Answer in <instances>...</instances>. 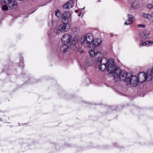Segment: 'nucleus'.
<instances>
[{
    "mask_svg": "<svg viewBox=\"0 0 153 153\" xmlns=\"http://www.w3.org/2000/svg\"><path fill=\"white\" fill-rule=\"evenodd\" d=\"M80 14H79L78 16H80Z\"/></svg>",
    "mask_w": 153,
    "mask_h": 153,
    "instance_id": "30",
    "label": "nucleus"
},
{
    "mask_svg": "<svg viewBox=\"0 0 153 153\" xmlns=\"http://www.w3.org/2000/svg\"><path fill=\"white\" fill-rule=\"evenodd\" d=\"M151 15L148 13H144L143 14V16L144 18H146L148 19H149V17Z\"/></svg>",
    "mask_w": 153,
    "mask_h": 153,
    "instance_id": "18",
    "label": "nucleus"
},
{
    "mask_svg": "<svg viewBox=\"0 0 153 153\" xmlns=\"http://www.w3.org/2000/svg\"><path fill=\"white\" fill-rule=\"evenodd\" d=\"M149 44V43H153V41H149L148 42Z\"/></svg>",
    "mask_w": 153,
    "mask_h": 153,
    "instance_id": "24",
    "label": "nucleus"
},
{
    "mask_svg": "<svg viewBox=\"0 0 153 153\" xmlns=\"http://www.w3.org/2000/svg\"><path fill=\"white\" fill-rule=\"evenodd\" d=\"M58 30L56 32L58 33L59 32H64L67 31L70 29V26L67 23H64L59 25L58 27Z\"/></svg>",
    "mask_w": 153,
    "mask_h": 153,
    "instance_id": "7",
    "label": "nucleus"
},
{
    "mask_svg": "<svg viewBox=\"0 0 153 153\" xmlns=\"http://www.w3.org/2000/svg\"><path fill=\"white\" fill-rule=\"evenodd\" d=\"M2 9L3 10L5 11H7L8 10V6L6 4L3 5L2 6Z\"/></svg>",
    "mask_w": 153,
    "mask_h": 153,
    "instance_id": "16",
    "label": "nucleus"
},
{
    "mask_svg": "<svg viewBox=\"0 0 153 153\" xmlns=\"http://www.w3.org/2000/svg\"><path fill=\"white\" fill-rule=\"evenodd\" d=\"M149 33L148 31H144L140 32L139 33V35L142 39L144 40L149 38Z\"/></svg>",
    "mask_w": 153,
    "mask_h": 153,
    "instance_id": "11",
    "label": "nucleus"
},
{
    "mask_svg": "<svg viewBox=\"0 0 153 153\" xmlns=\"http://www.w3.org/2000/svg\"><path fill=\"white\" fill-rule=\"evenodd\" d=\"M48 35L49 36H50V33H48Z\"/></svg>",
    "mask_w": 153,
    "mask_h": 153,
    "instance_id": "26",
    "label": "nucleus"
},
{
    "mask_svg": "<svg viewBox=\"0 0 153 153\" xmlns=\"http://www.w3.org/2000/svg\"><path fill=\"white\" fill-rule=\"evenodd\" d=\"M137 26L139 27H140V28L142 27V28H144L145 27H146V25H144L143 24L138 25H137Z\"/></svg>",
    "mask_w": 153,
    "mask_h": 153,
    "instance_id": "22",
    "label": "nucleus"
},
{
    "mask_svg": "<svg viewBox=\"0 0 153 153\" xmlns=\"http://www.w3.org/2000/svg\"><path fill=\"white\" fill-rule=\"evenodd\" d=\"M61 19L64 23H69L71 21V14L69 12H65L62 14Z\"/></svg>",
    "mask_w": 153,
    "mask_h": 153,
    "instance_id": "6",
    "label": "nucleus"
},
{
    "mask_svg": "<svg viewBox=\"0 0 153 153\" xmlns=\"http://www.w3.org/2000/svg\"><path fill=\"white\" fill-rule=\"evenodd\" d=\"M112 36H113L111 35V37H112Z\"/></svg>",
    "mask_w": 153,
    "mask_h": 153,
    "instance_id": "29",
    "label": "nucleus"
},
{
    "mask_svg": "<svg viewBox=\"0 0 153 153\" xmlns=\"http://www.w3.org/2000/svg\"><path fill=\"white\" fill-rule=\"evenodd\" d=\"M147 7L149 9H152L153 8V5L151 4H149L148 5Z\"/></svg>",
    "mask_w": 153,
    "mask_h": 153,
    "instance_id": "21",
    "label": "nucleus"
},
{
    "mask_svg": "<svg viewBox=\"0 0 153 153\" xmlns=\"http://www.w3.org/2000/svg\"><path fill=\"white\" fill-rule=\"evenodd\" d=\"M75 43L76 42L75 41H72L70 45L71 48H73L74 47H75Z\"/></svg>",
    "mask_w": 153,
    "mask_h": 153,
    "instance_id": "19",
    "label": "nucleus"
},
{
    "mask_svg": "<svg viewBox=\"0 0 153 153\" xmlns=\"http://www.w3.org/2000/svg\"><path fill=\"white\" fill-rule=\"evenodd\" d=\"M107 61L106 58L103 57V56L102 57L99 56L98 59L95 60L96 65L98 66L102 71H104L106 68Z\"/></svg>",
    "mask_w": 153,
    "mask_h": 153,
    "instance_id": "3",
    "label": "nucleus"
},
{
    "mask_svg": "<svg viewBox=\"0 0 153 153\" xmlns=\"http://www.w3.org/2000/svg\"><path fill=\"white\" fill-rule=\"evenodd\" d=\"M93 42L92 45L89 44V48H91V46H92L94 48L97 45H99L101 43L102 41L100 39H95L93 41Z\"/></svg>",
    "mask_w": 153,
    "mask_h": 153,
    "instance_id": "9",
    "label": "nucleus"
},
{
    "mask_svg": "<svg viewBox=\"0 0 153 153\" xmlns=\"http://www.w3.org/2000/svg\"><path fill=\"white\" fill-rule=\"evenodd\" d=\"M69 46L67 44H64L60 48V50L63 51V53H65L68 51L69 49Z\"/></svg>",
    "mask_w": 153,
    "mask_h": 153,
    "instance_id": "14",
    "label": "nucleus"
},
{
    "mask_svg": "<svg viewBox=\"0 0 153 153\" xmlns=\"http://www.w3.org/2000/svg\"><path fill=\"white\" fill-rule=\"evenodd\" d=\"M149 44L148 42L146 41V42H143L142 44H140V47L141 46H144V45H147V44Z\"/></svg>",
    "mask_w": 153,
    "mask_h": 153,
    "instance_id": "20",
    "label": "nucleus"
},
{
    "mask_svg": "<svg viewBox=\"0 0 153 153\" xmlns=\"http://www.w3.org/2000/svg\"><path fill=\"white\" fill-rule=\"evenodd\" d=\"M132 6L135 9H137L139 7L138 2L137 1H134L133 3Z\"/></svg>",
    "mask_w": 153,
    "mask_h": 153,
    "instance_id": "15",
    "label": "nucleus"
},
{
    "mask_svg": "<svg viewBox=\"0 0 153 153\" xmlns=\"http://www.w3.org/2000/svg\"><path fill=\"white\" fill-rule=\"evenodd\" d=\"M114 62L112 59H110L107 63L106 68L108 72L110 74H112L115 79L118 80L119 78L121 79H124L123 77L126 73L125 71H122L119 67H114Z\"/></svg>",
    "mask_w": 153,
    "mask_h": 153,
    "instance_id": "1",
    "label": "nucleus"
},
{
    "mask_svg": "<svg viewBox=\"0 0 153 153\" xmlns=\"http://www.w3.org/2000/svg\"><path fill=\"white\" fill-rule=\"evenodd\" d=\"M94 37L91 33H88L82 37L80 39V43L82 45L91 44L93 41Z\"/></svg>",
    "mask_w": 153,
    "mask_h": 153,
    "instance_id": "4",
    "label": "nucleus"
},
{
    "mask_svg": "<svg viewBox=\"0 0 153 153\" xmlns=\"http://www.w3.org/2000/svg\"><path fill=\"white\" fill-rule=\"evenodd\" d=\"M127 16L128 17V19L125 22L124 24L126 25H131L133 23V19L134 17L132 15L129 14H128Z\"/></svg>",
    "mask_w": 153,
    "mask_h": 153,
    "instance_id": "13",
    "label": "nucleus"
},
{
    "mask_svg": "<svg viewBox=\"0 0 153 153\" xmlns=\"http://www.w3.org/2000/svg\"><path fill=\"white\" fill-rule=\"evenodd\" d=\"M74 3L72 0H70L66 2L63 5V7L66 9H70L73 6Z\"/></svg>",
    "mask_w": 153,
    "mask_h": 153,
    "instance_id": "12",
    "label": "nucleus"
},
{
    "mask_svg": "<svg viewBox=\"0 0 153 153\" xmlns=\"http://www.w3.org/2000/svg\"><path fill=\"white\" fill-rule=\"evenodd\" d=\"M7 4L12 9H16L17 7V4L14 0H7Z\"/></svg>",
    "mask_w": 153,
    "mask_h": 153,
    "instance_id": "10",
    "label": "nucleus"
},
{
    "mask_svg": "<svg viewBox=\"0 0 153 153\" xmlns=\"http://www.w3.org/2000/svg\"><path fill=\"white\" fill-rule=\"evenodd\" d=\"M125 72H126L125 75L123 76L124 79H121L119 78L118 79L120 80H124L126 82L127 84H129L132 87L136 86L138 83L137 77L135 76L132 75L131 74L128 73L125 71Z\"/></svg>",
    "mask_w": 153,
    "mask_h": 153,
    "instance_id": "2",
    "label": "nucleus"
},
{
    "mask_svg": "<svg viewBox=\"0 0 153 153\" xmlns=\"http://www.w3.org/2000/svg\"><path fill=\"white\" fill-rule=\"evenodd\" d=\"M7 0H1V2L2 4L7 3Z\"/></svg>",
    "mask_w": 153,
    "mask_h": 153,
    "instance_id": "23",
    "label": "nucleus"
},
{
    "mask_svg": "<svg viewBox=\"0 0 153 153\" xmlns=\"http://www.w3.org/2000/svg\"><path fill=\"white\" fill-rule=\"evenodd\" d=\"M71 36L68 34L64 35L62 38V42L64 44H67L71 42Z\"/></svg>",
    "mask_w": 153,
    "mask_h": 153,
    "instance_id": "8",
    "label": "nucleus"
},
{
    "mask_svg": "<svg viewBox=\"0 0 153 153\" xmlns=\"http://www.w3.org/2000/svg\"><path fill=\"white\" fill-rule=\"evenodd\" d=\"M152 23H153V22H152Z\"/></svg>",
    "mask_w": 153,
    "mask_h": 153,
    "instance_id": "31",
    "label": "nucleus"
},
{
    "mask_svg": "<svg viewBox=\"0 0 153 153\" xmlns=\"http://www.w3.org/2000/svg\"><path fill=\"white\" fill-rule=\"evenodd\" d=\"M75 11V12H77V10H76Z\"/></svg>",
    "mask_w": 153,
    "mask_h": 153,
    "instance_id": "28",
    "label": "nucleus"
},
{
    "mask_svg": "<svg viewBox=\"0 0 153 153\" xmlns=\"http://www.w3.org/2000/svg\"><path fill=\"white\" fill-rule=\"evenodd\" d=\"M79 51V52H80V53H82V51Z\"/></svg>",
    "mask_w": 153,
    "mask_h": 153,
    "instance_id": "27",
    "label": "nucleus"
},
{
    "mask_svg": "<svg viewBox=\"0 0 153 153\" xmlns=\"http://www.w3.org/2000/svg\"><path fill=\"white\" fill-rule=\"evenodd\" d=\"M152 16L153 17V12H152Z\"/></svg>",
    "mask_w": 153,
    "mask_h": 153,
    "instance_id": "25",
    "label": "nucleus"
},
{
    "mask_svg": "<svg viewBox=\"0 0 153 153\" xmlns=\"http://www.w3.org/2000/svg\"><path fill=\"white\" fill-rule=\"evenodd\" d=\"M89 48V53L90 54V56L91 57L95 56L96 60L97 59H98L99 56L102 57L103 56L102 51H95L94 47L91 49V48Z\"/></svg>",
    "mask_w": 153,
    "mask_h": 153,
    "instance_id": "5",
    "label": "nucleus"
},
{
    "mask_svg": "<svg viewBox=\"0 0 153 153\" xmlns=\"http://www.w3.org/2000/svg\"><path fill=\"white\" fill-rule=\"evenodd\" d=\"M55 15L56 16L59 18L61 14L60 12L57 10L55 11Z\"/></svg>",
    "mask_w": 153,
    "mask_h": 153,
    "instance_id": "17",
    "label": "nucleus"
}]
</instances>
